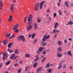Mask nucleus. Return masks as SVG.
I'll return each mask as SVG.
<instances>
[{
    "instance_id": "obj_58",
    "label": "nucleus",
    "mask_w": 73,
    "mask_h": 73,
    "mask_svg": "<svg viewBox=\"0 0 73 73\" xmlns=\"http://www.w3.org/2000/svg\"><path fill=\"white\" fill-rule=\"evenodd\" d=\"M60 32V31L59 30H56V32H57V33H58Z\"/></svg>"
},
{
    "instance_id": "obj_11",
    "label": "nucleus",
    "mask_w": 73,
    "mask_h": 73,
    "mask_svg": "<svg viewBox=\"0 0 73 73\" xmlns=\"http://www.w3.org/2000/svg\"><path fill=\"white\" fill-rule=\"evenodd\" d=\"M34 26L35 30H36V29L38 28V27H37V23H36L35 24Z\"/></svg>"
},
{
    "instance_id": "obj_43",
    "label": "nucleus",
    "mask_w": 73,
    "mask_h": 73,
    "mask_svg": "<svg viewBox=\"0 0 73 73\" xmlns=\"http://www.w3.org/2000/svg\"><path fill=\"white\" fill-rule=\"evenodd\" d=\"M68 40L70 41H72V39L71 38H68Z\"/></svg>"
},
{
    "instance_id": "obj_2",
    "label": "nucleus",
    "mask_w": 73,
    "mask_h": 73,
    "mask_svg": "<svg viewBox=\"0 0 73 73\" xmlns=\"http://www.w3.org/2000/svg\"><path fill=\"white\" fill-rule=\"evenodd\" d=\"M18 40L19 41H20L21 40L23 42L26 40L24 36L23 35H21L18 36Z\"/></svg>"
},
{
    "instance_id": "obj_40",
    "label": "nucleus",
    "mask_w": 73,
    "mask_h": 73,
    "mask_svg": "<svg viewBox=\"0 0 73 73\" xmlns=\"http://www.w3.org/2000/svg\"><path fill=\"white\" fill-rule=\"evenodd\" d=\"M12 37H15V35H13L12 36H10L9 38V39H11V38H12Z\"/></svg>"
},
{
    "instance_id": "obj_13",
    "label": "nucleus",
    "mask_w": 73,
    "mask_h": 73,
    "mask_svg": "<svg viewBox=\"0 0 73 73\" xmlns=\"http://www.w3.org/2000/svg\"><path fill=\"white\" fill-rule=\"evenodd\" d=\"M44 1H43L40 3V9H41V8H42V7L43 4L44 3Z\"/></svg>"
},
{
    "instance_id": "obj_1",
    "label": "nucleus",
    "mask_w": 73,
    "mask_h": 73,
    "mask_svg": "<svg viewBox=\"0 0 73 73\" xmlns=\"http://www.w3.org/2000/svg\"><path fill=\"white\" fill-rule=\"evenodd\" d=\"M32 17L33 16L32 15H30V16L28 17L27 21H28L29 22L28 23L29 25H31V24H32V21H31V20H32Z\"/></svg>"
},
{
    "instance_id": "obj_20",
    "label": "nucleus",
    "mask_w": 73,
    "mask_h": 73,
    "mask_svg": "<svg viewBox=\"0 0 73 73\" xmlns=\"http://www.w3.org/2000/svg\"><path fill=\"white\" fill-rule=\"evenodd\" d=\"M64 4L67 8L69 7V5H68V2L66 1L64 3Z\"/></svg>"
},
{
    "instance_id": "obj_3",
    "label": "nucleus",
    "mask_w": 73,
    "mask_h": 73,
    "mask_svg": "<svg viewBox=\"0 0 73 73\" xmlns=\"http://www.w3.org/2000/svg\"><path fill=\"white\" fill-rule=\"evenodd\" d=\"M50 37V35H49L47 36L46 34H45L43 36V37L42 39V40L43 41H45L46 39L49 38Z\"/></svg>"
},
{
    "instance_id": "obj_37",
    "label": "nucleus",
    "mask_w": 73,
    "mask_h": 73,
    "mask_svg": "<svg viewBox=\"0 0 73 73\" xmlns=\"http://www.w3.org/2000/svg\"><path fill=\"white\" fill-rule=\"evenodd\" d=\"M21 72V69L20 68L18 70V72L19 73H20V72Z\"/></svg>"
},
{
    "instance_id": "obj_23",
    "label": "nucleus",
    "mask_w": 73,
    "mask_h": 73,
    "mask_svg": "<svg viewBox=\"0 0 73 73\" xmlns=\"http://www.w3.org/2000/svg\"><path fill=\"white\" fill-rule=\"evenodd\" d=\"M66 64H65L63 66V69H65L66 68Z\"/></svg>"
},
{
    "instance_id": "obj_51",
    "label": "nucleus",
    "mask_w": 73,
    "mask_h": 73,
    "mask_svg": "<svg viewBox=\"0 0 73 73\" xmlns=\"http://www.w3.org/2000/svg\"><path fill=\"white\" fill-rule=\"evenodd\" d=\"M14 66H15V67H17V66H18V64H15L14 65Z\"/></svg>"
},
{
    "instance_id": "obj_42",
    "label": "nucleus",
    "mask_w": 73,
    "mask_h": 73,
    "mask_svg": "<svg viewBox=\"0 0 73 73\" xmlns=\"http://www.w3.org/2000/svg\"><path fill=\"white\" fill-rule=\"evenodd\" d=\"M17 0H15V1H12L13 3H17Z\"/></svg>"
},
{
    "instance_id": "obj_24",
    "label": "nucleus",
    "mask_w": 73,
    "mask_h": 73,
    "mask_svg": "<svg viewBox=\"0 0 73 73\" xmlns=\"http://www.w3.org/2000/svg\"><path fill=\"white\" fill-rule=\"evenodd\" d=\"M38 63L37 62H36L35 64H34V68H36V67H37V65L38 64Z\"/></svg>"
},
{
    "instance_id": "obj_9",
    "label": "nucleus",
    "mask_w": 73,
    "mask_h": 73,
    "mask_svg": "<svg viewBox=\"0 0 73 73\" xmlns=\"http://www.w3.org/2000/svg\"><path fill=\"white\" fill-rule=\"evenodd\" d=\"M58 23H55L54 24V28H57V27H58Z\"/></svg>"
},
{
    "instance_id": "obj_60",
    "label": "nucleus",
    "mask_w": 73,
    "mask_h": 73,
    "mask_svg": "<svg viewBox=\"0 0 73 73\" xmlns=\"http://www.w3.org/2000/svg\"><path fill=\"white\" fill-rule=\"evenodd\" d=\"M49 20L51 21L52 20V19L51 18V17H49Z\"/></svg>"
},
{
    "instance_id": "obj_63",
    "label": "nucleus",
    "mask_w": 73,
    "mask_h": 73,
    "mask_svg": "<svg viewBox=\"0 0 73 73\" xmlns=\"http://www.w3.org/2000/svg\"><path fill=\"white\" fill-rule=\"evenodd\" d=\"M26 69H28V68H29V66H26Z\"/></svg>"
},
{
    "instance_id": "obj_57",
    "label": "nucleus",
    "mask_w": 73,
    "mask_h": 73,
    "mask_svg": "<svg viewBox=\"0 0 73 73\" xmlns=\"http://www.w3.org/2000/svg\"><path fill=\"white\" fill-rule=\"evenodd\" d=\"M60 2L58 3V6H60Z\"/></svg>"
},
{
    "instance_id": "obj_16",
    "label": "nucleus",
    "mask_w": 73,
    "mask_h": 73,
    "mask_svg": "<svg viewBox=\"0 0 73 73\" xmlns=\"http://www.w3.org/2000/svg\"><path fill=\"white\" fill-rule=\"evenodd\" d=\"M13 5H14V4H12L11 5V7L10 8V10L11 11H12L13 9Z\"/></svg>"
},
{
    "instance_id": "obj_34",
    "label": "nucleus",
    "mask_w": 73,
    "mask_h": 73,
    "mask_svg": "<svg viewBox=\"0 0 73 73\" xmlns=\"http://www.w3.org/2000/svg\"><path fill=\"white\" fill-rule=\"evenodd\" d=\"M35 34L33 33V34L32 35V38H33L35 37Z\"/></svg>"
},
{
    "instance_id": "obj_38",
    "label": "nucleus",
    "mask_w": 73,
    "mask_h": 73,
    "mask_svg": "<svg viewBox=\"0 0 73 73\" xmlns=\"http://www.w3.org/2000/svg\"><path fill=\"white\" fill-rule=\"evenodd\" d=\"M57 16V14L56 13H54V18H55L56 17V16Z\"/></svg>"
},
{
    "instance_id": "obj_32",
    "label": "nucleus",
    "mask_w": 73,
    "mask_h": 73,
    "mask_svg": "<svg viewBox=\"0 0 73 73\" xmlns=\"http://www.w3.org/2000/svg\"><path fill=\"white\" fill-rule=\"evenodd\" d=\"M45 59H46V58L45 57L44 58H43L41 61V62H42V63H43V62H44Z\"/></svg>"
},
{
    "instance_id": "obj_33",
    "label": "nucleus",
    "mask_w": 73,
    "mask_h": 73,
    "mask_svg": "<svg viewBox=\"0 0 73 73\" xmlns=\"http://www.w3.org/2000/svg\"><path fill=\"white\" fill-rule=\"evenodd\" d=\"M25 57H30V56H29V54H26L25 55Z\"/></svg>"
},
{
    "instance_id": "obj_45",
    "label": "nucleus",
    "mask_w": 73,
    "mask_h": 73,
    "mask_svg": "<svg viewBox=\"0 0 73 73\" xmlns=\"http://www.w3.org/2000/svg\"><path fill=\"white\" fill-rule=\"evenodd\" d=\"M39 60V58H37L36 59H35L34 60V61L35 62L36 61H37V60Z\"/></svg>"
},
{
    "instance_id": "obj_25",
    "label": "nucleus",
    "mask_w": 73,
    "mask_h": 73,
    "mask_svg": "<svg viewBox=\"0 0 73 73\" xmlns=\"http://www.w3.org/2000/svg\"><path fill=\"white\" fill-rule=\"evenodd\" d=\"M57 56L58 57H61L62 56V55L60 53H59L57 54Z\"/></svg>"
},
{
    "instance_id": "obj_41",
    "label": "nucleus",
    "mask_w": 73,
    "mask_h": 73,
    "mask_svg": "<svg viewBox=\"0 0 73 73\" xmlns=\"http://www.w3.org/2000/svg\"><path fill=\"white\" fill-rule=\"evenodd\" d=\"M37 21L38 23H40V22H41V20L39 19H38Z\"/></svg>"
},
{
    "instance_id": "obj_50",
    "label": "nucleus",
    "mask_w": 73,
    "mask_h": 73,
    "mask_svg": "<svg viewBox=\"0 0 73 73\" xmlns=\"http://www.w3.org/2000/svg\"><path fill=\"white\" fill-rule=\"evenodd\" d=\"M64 42L65 43V44H66V42H67V40H66V39H65L64 40Z\"/></svg>"
},
{
    "instance_id": "obj_62",
    "label": "nucleus",
    "mask_w": 73,
    "mask_h": 73,
    "mask_svg": "<svg viewBox=\"0 0 73 73\" xmlns=\"http://www.w3.org/2000/svg\"><path fill=\"white\" fill-rule=\"evenodd\" d=\"M62 61H60V63L59 64H60L62 65Z\"/></svg>"
},
{
    "instance_id": "obj_53",
    "label": "nucleus",
    "mask_w": 73,
    "mask_h": 73,
    "mask_svg": "<svg viewBox=\"0 0 73 73\" xmlns=\"http://www.w3.org/2000/svg\"><path fill=\"white\" fill-rule=\"evenodd\" d=\"M72 68H73V67L72 66H70L69 67V69L70 70H71V69H72Z\"/></svg>"
},
{
    "instance_id": "obj_4",
    "label": "nucleus",
    "mask_w": 73,
    "mask_h": 73,
    "mask_svg": "<svg viewBox=\"0 0 73 73\" xmlns=\"http://www.w3.org/2000/svg\"><path fill=\"white\" fill-rule=\"evenodd\" d=\"M40 3H37L35 6L34 8L35 11H38Z\"/></svg>"
},
{
    "instance_id": "obj_26",
    "label": "nucleus",
    "mask_w": 73,
    "mask_h": 73,
    "mask_svg": "<svg viewBox=\"0 0 73 73\" xmlns=\"http://www.w3.org/2000/svg\"><path fill=\"white\" fill-rule=\"evenodd\" d=\"M62 68V64H59V66L58 67V69H61Z\"/></svg>"
},
{
    "instance_id": "obj_61",
    "label": "nucleus",
    "mask_w": 73,
    "mask_h": 73,
    "mask_svg": "<svg viewBox=\"0 0 73 73\" xmlns=\"http://www.w3.org/2000/svg\"><path fill=\"white\" fill-rule=\"evenodd\" d=\"M53 32H54V33H55V32H56V29H54V30H53Z\"/></svg>"
},
{
    "instance_id": "obj_21",
    "label": "nucleus",
    "mask_w": 73,
    "mask_h": 73,
    "mask_svg": "<svg viewBox=\"0 0 73 73\" xmlns=\"http://www.w3.org/2000/svg\"><path fill=\"white\" fill-rule=\"evenodd\" d=\"M62 42L60 41L59 40L58 42V44L59 45V46H60V45H61V44H62Z\"/></svg>"
},
{
    "instance_id": "obj_48",
    "label": "nucleus",
    "mask_w": 73,
    "mask_h": 73,
    "mask_svg": "<svg viewBox=\"0 0 73 73\" xmlns=\"http://www.w3.org/2000/svg\"><path fill=\"white\" fill-rule=\"evenodd\" d=\"M37 39H35L34 40V41L33 42V44H35L36 41H37Z\"/></svg>"
},
{
    "instance_id": "obj_30",
    "label": "nucleus",
    "mask_w": 73,
    "mask_h": 73,
    "mask_svg": "<svg viewBox=\"0 0 73 73\" xmlns=\"http://www.w3.org/2000/svg\"><path fill=\"white\" fill-rule=\"evenodd\" d=\"M58 51H62V50L61 48V47H58Z\"/></svg>"
},
{
    "instance_id": "obj_56",
    "label": "nucleus",
    "mask_w": 73,
    "mask_h": 73,
    "mask_svg": "<svg viewBox=\"0 0 73 73\" xmlns=\"http://www.w3.org/2000/svg\"><path fill=\"white\" fill-rule=\"evenodd\" d=\"M57 34H56L54 35V38H56V37H57Z\"/></svg>"
},
{
    "instance_id": "obj_29",
    "label": "nucleus",
    "mask_w": 73,
    "mask_h": 73,
    "mask_svg": "<svg viewBox=\"0 0 73 73\" xmlns=\"http://www.w3.org/2000/svg\"><path fill=\"white\" fill-rule=\"evenodd\" d=\"M8 52H9V53H12V52H13V51H12L11 49H8Z\"/></svg>"
},
{
    "instance_id": "obj_49",
    "label": "nucleus",
    "mask_w": 73,
    "mask_h": 73,
    "mask_svg": "<svg viewBox=\"0 0 73 73\" xmlns=\"http://www.w3.org/2000/svg\"><path fill=\"white\" fill-rule=\"evenodd\" d=\"M46 52L45 51H44L43 52L42 54H46Z\"/></svg>"
},
{
    "instance_id": "obj_10",
    "label": "nucleus",
    "mask_w": 73,
    "mask_h": 73,
    "mask_svg": "<svg viewBox=\"0 0 73 73\" xmlns=\"http://www.w3.org/2000/svg\"><path fill=\"white\" fill-rule=\"evenodd\" d=\"M4 5V3L2 1H0V7H3Z\"/></svg>"
},
{
    "instance_id": "obj_46",
    "label": "nucleus",
    "mask_w": 73,
    "mask_h": 73,
    "mask_svg": "<svg viewBox=\"0 0 73 73\" xmlns=\"http://www.w3.org/2000/svg\"><path fill=\"white\" fill-rule=\"evenodd\" d=\"M37 53H38V54H40V52H41V51H39V50H38L37 51Z\"/></svg>"
},
{
    "instance_id": "obj_54",
    "label": "nucleus",
    "mask_w": 73,
    "mask_h": 73,
    "mask_svg": "<svg viewBox=\"0 0 73 73\" xmlns=\"http://www.w3.org/2000/svg\"><path fill=\"white\" fill-rule=\"evenodd\" d=\"M10 19H12V16L10 15Z\"/></svg>"
},
{
    "instance_id": "obj_39",
    "label": "nucleus",
    "mask_w": 73,
    "mask_h": 73,
    "mask_svg": "<svg viewBox=\"0 0 73 73\" xmlns=\"http://www.w3.org/2000/svg\"><path fill=\"white\" fill-rule=\"evenodd\" d=\"M59 15H62V12L60 11V10L59 11Z\"/></svg>"
},
{
    "instance_id": "obj_19",
    "label": "nucleus",
    "mask_w": 73,
    "mask_h": 73,
    "mask_svg": "<svg viewBox=\"0 0 73 73\" xmlns=\"http://www.w3.org/2000/svg\"><path fill=\"white\" fill-rule=\"evenodd\" d=\"M50 64H49V63H48V64H47L46 66V68H48L49 67H50Z\"/></svg>"
},
{
    "instance_id": "obj_6",
    "label": "nucleus",
    "mask_w": 73,
    "mask_h": 73,
    "mask_svg": "<svg viewBox=\"0 0 73 73\" xmlns=\"http://www.w3.org/2000/svg\"><path fill=\"white\" fill-rule=\"evenodd\" d=\"M3 60H5L7 58V54L6 53H4L3 54Z\"/></svg>"
},
{
    "instance_id": "obj_17",
    "label": "nucleus",
    "mask_w": 73,
    "mask_h": 73,
    "mask_svg": "<svg viewBox=\"0 0 73 73\" xmlns=\"http://www.w3.org/2000/svg\"><path fill=\"white\" fill-rule=\"evenodd\" d=\"M11 36V33H9V32H7L6 35V37H9Z\"/></svg>"
},
{
    "instance_id": "obj_52",
    "label": "nucleus",
    "mask_w": 73,
    "mask_h": 73,
    "mask_svg": "<svg viewBox=\"0 0 73 73\" xmlns=\"http://www.w3.org/2000/svg\"><path fill=\"white\" fill-rule=\"evenodd\" d=\"M12 19H11L10 18H9L8 20L9 21H12Z\"/></svg>"
},
{
    "instance_id": "obj_27",
    "label": "nucleus",
    "mask_w": 73,
    "mask_h": 73,
    "mask_svg": "<svg viewBox=\"0 0 73 73\" xmlns=\"http://www.w3.org/2000/svg\"><path fill=\"white\" fill-rule=\"evenodd\" d=\"M10 63H11V62H10V61H9L5 63V64L6 65H9V64H10Z\"/></svg>"
},
{
    "instance_id": "obj_44",
    "label": "nucleus",
    "mask_w": 73,
    "mask_h": 73,
    "mask_svg": "<svg viewBox=\"0 0 73 73\" xmlns=\"http://www.w3.org/2000/svg\"><path fill=\"white\" fill-rule=\"evenodd\" d=\"M18 32H19V29H17L15 31V33H18Z\"/></svg>"
},
{
    "instance_id": "obj_5",
    "label": "nucleus",
    "mask_w": 73,
    "mask_h": 73,
    "mask_svg": "<svg viewBox=\"0 0 73 73\" xmlns=\"http://www.w3.org/2000/svg\"><path fill=\"white\" fill-rule=\"evenodd\" d=\"M42 70H43L42 67H40L37 69L36 73H38V72H41Z\"/></svg>"
},
{
    "instance_id": "obj_55",
    "label": "nucleus",
    "mask_w": 73,
    "mask_h": 73,
    "mask_svg": "<svg viewBox=\"0 0 73 73\" xmlns=\"http://www.w3.org/2000/svg\"><path fill=\"white\" fill-rule=\"evenodd\" d=\"M32 35H31V34H30L29 35V37H31V36Z\"/></svg>"
},
{
    "instance_id": "obj_18",
    "label": "nucleus",
    "mask_w": 73,
    "mask_h": 73,
    "mask_svg": "<svg viewBox=\"0 0 73 73\" xmlns=\"http://www.w3.org/2000/svg\"><path fill=\"white\" fill-rule=\"evenodd\" d=\"M12 44H13V43H10L7 45L8 48H11V45H12Z\"/></svg>"
},
{
    "instance_id": "obj_59",
    "label": "nucleus",
    "mask_w": 73,
    "mask_h": 73,
    "mask_svg": "<svg viewBox=\"0 0 73 73\" xmlns=\"http://www.w3.org/2000/svg\"><path fill=\"white\" fill-rule=\"evenodd\" d=\"M64 55H66V54H67V53L66 52H64Z\"/></svg>"
},
{
    "instance_id": "obj_31",
    "label": "nucleus",
    "mask_w": 73,
    "mask_h": 73,
    "mask_svg": "<svg viewBox=\"0 0 73 73\" xmlns=\"http://www.w3.org/2000/svg\"><path fill=\"white\" fill-rule=\"evenodd\" d=\"M43 48L42 47H40L39 49V51L41 52Z\"/></svg>"
},
{
    "instance_id": "obj_22",
    "label": "nucleus",
    "mask_w": 73,
    "mask_h": 73,
    "mask_svg": "<svg viewBox=\"0 0 73 73\" xmlns=\"http://www.w3.org/2000/svg\"><path fill=\"white\" fill-rule=\"evenodd\" d=\"M15 56V54H12L11 56L10 59H13V58Z\"/></svg>"
},
{
    "instance_id": "obj_28",
    "label": "nucleus",
    "mask_w": 73,
    "mask_h": 73,
    "mask_svg": "<svg viewBox=\"0 0 73 73\" xmlns=\"http://www.w3.org/2000/svg\"><path fill=\"white\" fill-rule=\"evenodd\" d=\"M46 44H47V43L46 42L43 43H42V46H45Z\"/></svg>"
},
{
    "instance_id": "obj_36",
    "label": "nucleus",
    "mask_w": 73,
    "mask_h": 73,
    "mask_svg": "<svg viewBox=\"0 0 73 73\" xmlns=\"http://www.w3.org/2000/svg\"><path fill=\"white\" fill-rule=\"evenodd\" d=\"M15 54H17L18 53V50L16 49L15 51Z\"/></svg>"
},
{
    "instance_id": "obj_35",
    "label": "nucleus",
    "mask_w": 73,
    "mask_h": 73,
    "mask_svg": "<svg viewBox=\"0 0 73 73\" xmlns=\"http://www.w3.org/2000/svg\"><path fill=\"white\" fill-rule=\"evenodd\" d=\"M3 63H1L0 64V69L1 68L2 66H3Z\"/></svg>"
},
{
    "instance_id": "obj_7",
    "label": "nucleus",
    "mask_w": 73,
    "mask_h": 73,
    "mask_svg": "<svg viewBox=\"0 0 73 73\" xmlns=\"http://www.w3.org/2000/svg\"><path fill=\"white\" fill-rule=\"evenodd\" d=\"M33 27V25H29L28 27L27 28V30L28 31H29L31 29H32Z\"/></svg>"
},
{
    "instance_id": "obj_15",
    "label": "nucleus",
    "mask_w": 73,
    "mask_h": 73,
    "mask_svg": "<svg viewBox=\"0 0 73 73\" xmlns=\"http://www.w3.org/2000/svg\"><path fill=\"white\" fill-rule=\"evenodd\" d=\"M67 54L69 55V56H72V54L71 53V51H68V52Z\"/></svg>"
},
{
    "instance_id": "obj_14",
    "label": "nucleus",
    "mask_w": 73,
    "mask_h": 73,
    "mask_svg": "<svg viewBox=\"0 0 73 73\" xmlns=\"http://www.w3.org/2000/svg\"><path fill=\"white\" fill-rule=\"evenodd\" d=\"M73 22L70 21L67 24H66L67 25H73Z\"/></svg>"
},
{
    "instance_id": "obj_12",
    "label": "nucleus",
    "mask_w": 73,
    "mask_h": 73,
    "mask_svg": "<svg viewBox=\"0 0 73 73\" xmlns=\"http://www.w3.org/2000/svg\"><path fill=\"white\" fill-rule=\"evenodd\" d=\"M18 27H19V25H18V24H17L13 28L14 31H15V30H16V29Z\"/></svg>"
},
{
    "instance_id": "obj_8",
    "label": "nucleus",
    "mask_w": 73,
    "mask_h": 73,
    "mask_svg": "<svg viewBox=\"0 0 73 73\" xmlns=\"http://www.w3.org/2000/svg\"><path fill=\"white\" fill-rule=\"evenodd\" d=\"M3 42L4 45H7V43L8 42V39L5 40Z\"/></svg>"
},
{
    "instance_id": "obj_64",
    "label": "nucleus",
    "mask_w": 73,
    "mask_h": 73,
    "mask_svg": "<svg viewBox=\"0 0 73 73\" xmlns=\"http://www.w3.org/2000/svg\"><path fill=\"white\" fill-rule=\"evenodd\" d=\"M49 73H51V70H50L48 71Z\"/></svg>"
},
{
    "instance_id": "obj_47",
    "label": "nucleus",
    "mask_w": 73,
    "mask_h": 73,
    "mask_svg": "<svg viewBox=\"0 0 73 73\" xmlns=\"http://www.w3.org/2000/svg\"><path fill=\"white\" fill-rule=\"evenodd\" d=\"M19 63L20 64H22V62H23V61L22 60H20L19 61Z\"/></svg>"
}]
</instances>
